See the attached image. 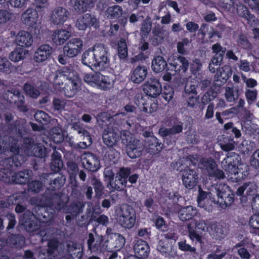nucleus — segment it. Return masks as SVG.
<instances>
[{
  "label": "nucleus",
  "mask_w": 259,
  "mask_h": 259,
  "mask_svg": "<svg viewBox=\"0 0 259 259\" xmlns=\"http://www.w3.org/2000/svg\"><path fill=\"white\" fill-rule=\"evenodd\" d=\"M237 42L239 46H241L244 49L250 50L252 48L251 44L244 34H240L238 36Z\"/></svg>",
  "instance_id": "obj_60"
},
{
  "label": "nucleus",
  "mask_w": 259,
  "mask_h": 259,
  "mask_svg": "<svg viewBox=\"0 0 259 259\" xmlns=\"http://www.w3.org/2000/svg\"><path fill=\"white\" fill-rule=\"evenodd\" d=\"M82 162L85 168L94 172L100 167V161L97 156L91 153H85L81 156Z\"/></svg>",
  "instance_id": "obj_14"
},
{
  "label": "nucleus",
  "mask_w": 259,
  "mask_h": 259,
  "mask_svg": "<svg viewBox=\"0 0 259 259\" xmlns=\"http://www.w3.org/2000/svg\"><path fill=\"white\" fill-rule=\"evenodd\" d=\"M152 34L151 42L153 45L157 46L163 41L164 38V32L159 26L153 28Z\"/></svg>",
  "instance_id": "obj_39"
},
{
  "label": "nucleus",
  "mask_w": 259,
  "mask_h": 259,
  "mask_svg": "<svg viewBox=\"0 0 259 259\" xmlns=\"http://www.w3.org/2000/svg\"><path fill=\"white\" fill-rule=\"evenodd\" d=\"M127 180L123 179L118 176H116L115 179L111 182H108L107 187L109 189L119 191L126 187Z\"/></svg>",
  "instance_id": "obj_37"
},
{
  "label": "nucleus",
  "mask_w": 259,
  "mask_h": 259,
  "mask_svg": "<svg viewBox=\"0 0 259 259\" xmlns=\"http://www.w3.org/2000/svg\"><path fill=\"white\" fill-rule=\"evenodd\" d=\"M234 144L235 142L233 139L227 137L223 138V141L220 144V146L222 150L226 152H228L234 149Z\"/></svg>",
  "instance_id": "obj_51"
},
{
  "label": "nucleus",
  "mask_w": 259,
  "mask_h": 259,
  "mask_svg": "<svg viewBox=\"0 0 259 259\" xmlns=\"http://www.w3.org/2000/svg\"><path fill=\"white\" fill-rule=\"evenodd\" d=\"M119 131L116 126L110 124L103 133L104 143L108 147H113L117 145L119 140Z\"/></svg>",
  "instance_id": "obj_8"
},
{
  "label": "nucleus",
  "mask_w": 259,
  "mask_h": 259,
  "mask_svg": "<svg viewBox=\"0 0 259 259\" xmlns=\"http://www.w3.org/2000/svg\"><path fill=\"white\" fill-rule=\"evenodd\" d=\"M123 12L120 6L115 5L108 7L105 11V15L108 19H118L122 16Z\"/></svg>",
  "instance_id": "obj_33"
},
{
  "label": "nucleus",
  "mask_w": 259,
  "mask_h": 259,
  "mask_svg": "<svg viewBox=\"0 0 259 259\" xmlns=\"http://www.w3.org/2000/svg\"><path fill=\"white\" fill-rule=\"evenodd\" d=\"M9 149L13 153L18 152L17 140H14L11 137L5 138V139L0 138V154Z\"/></svg>",
  "instance_id": "obj_19"
},
{
  "label": "nucleus",
  "mask_w": 259,
  "mask_h": 259,
  "mask_svg": "<svg viewBox=\"0 0 259 259\" xmlns=\"http://www.w3.org/2000/svg\"><path fill=\"white\" fill-rule=\"evenodd\" d=\"M50 135L51 139L56 143H60L64 140L62 130L59 126L52 128Z\"/></svg>",
  "instance_id": "obj_48"
},
{
  "label": "nucleus",
  "mask_w": 259,
  "mask_h": 259,
  "mask_svg": "<svg viewBox=\"0 0 259 259\" xmlns=\"http://www.w3.org/2000/svg\"><path fill=\"white\" fill-rule=\"evenodd\" d=\"M229 66H224L217 69L214 77V81L217 85L221 86L225 83L231 73Z\"/></svg>",
  "instance_id": "obj_21"
},
{
  "label": "nucleus",
  "mask_w": 259,
  "mask_h": 259,
  "mask_svg": "<svg viewBox=\"0 0 259 259\" xmlns=\"http://www.w3.org/2000/svg\"><path fill=\"white\" fill-rule=\"evenodd\" d=\"M96 237L92 233H89V238L87 241L88 249L91 251H96L98 250L100 247L101 243L104 240L102 235L95 233Z\"/></svg>",
  "instance_id": "obj_32"
},
{
  "label": "nucleus",
  "mask_w": 259,
  "mask_h": 259,
  "mask_svg": "<svg viewBox=\"0 0 259 259\" xmlns=\"http://www.w3.org/2000/svg\"><path fill=\"white\" fill-rule=\"evenodd\" d=\"M224 94L226 100L229 102H233L236 100L237 96V90H234L233 87H226L225 88Z\"/></svg>",
  "instance_id": "obj_53"
},
{
  "label": "nucleus",
  "mask_w": 259,
  "mask_h": 259,
  "mask_svg": "<svg viewBox=\"0 0 259 259\" xmlns=\"http://www.w3.org/2000/svg\"><path fill=\"white\" fill-rule=\"evenodd\" d=\"M170 65L173 67L176 72H179L181 70L185 72L188 68L189 63L184 56H178L170 63Z\"/></svg>",
  "instance_id": "obj_29"
},
{
  "label": "nucleus",
  "mask_w": 259,
  "mask_h": 259,
  "mask_svg": "<svg viewBox=\"0 0 259 259\" xmlns=\"http://www.w3.org/2000/svg\"><path fill=\"white\" fill-rule=\"evenodd\" d=\"M53 85L66 97L72 98L80 90V80L72 67H64L56 72Z\"/></svg>",
  "instance_id": "obj_2"
},
{
  "label": "nucleus",
  "mask_w": 259,
  "mask_h": 259,
  "mask_svg": "<svg viewBox=\"0 0 259 259\" xmlns=\"http://www.w3.org/2000/svg\"><path fill=\"white\" fill-rule=\"evenodd\" d=\"M34 118L42 124H47L50 120L49 115L42 111H37L34 115Z\"/></svg>",
  "instance_id": "obj_56"
},
{
  "label": "nucleus",
  "mask_w": 259,
  "mask_h": 259,
  "mask_svg": "<svg viewBox=\"0 0 259 259\" xmlns=\"http://www.w3.org/2000/svg\"><path fill=\"white\" fill-rule=\"evenodd\" d=\"M25 123V121L23 119H19L15 122V130L17 132V134L16 138L14 139L17 140V142H18L19 138H20L22 136V132L24 130Z\"/></svg>",
  "instance_id": "obj_61"
},
{
  "label": "nucleus",
  "mask_w": 259,
  "mask_h": 259,
  "mask_svg": "<svg viewBox=\"0 0 259 259\" xmlns=\"http://www.w3.org/2000/svg\"><path fill=\"white\" fill-rule=\"evenodd\" d=\"M26 51L23 48H18L12 52L9 55L10 59L13 62H17L25 58Z\"/></svg>",
  "instance_id": "obj_45"
},
{
  "label": "nucleus",
  "mask_w": 259,
  "mask_h": 259,
  "mask_svg": "<svg viewBox=\"0 0 259 259\" xmlns=\"http://www.w3.org/2000/svg\"><path fill=\"white\" fill-rule=\"evenodd\" d=\"M116 220L119 224L125 229L132 228L136 223V213L130 205L124 204L116 211Z\"/></svg>",
  "instance_id": "obj_4"
},
{
  "label": "nucleus",
  "mask_w": 259,
  "mask_h": 259,
  "mask_svg": "<svg viewBox=\"0 0 259 259\" xmlns=\"http://www.w3.org/2000/svg\"><path fill=\"white\" fill-rule=\"evenodd\" d=\"M101 73L94 72L87 73L83 78L85 82L92 85H96L98 87L99 79Z\"/></svg>",
  "instance_id": "obj_50"
},
{
  "label": "nucleus",
  "mask_w": 259,
  "mask_h": 259,
  "mask_svg": "<svg viewBox=\"0 0 259 259\" xmlns=\"http://www.w3.org/2000/svg\"><path fill=\"white\" fill-rule=\"evenodd\" d=\"M82 46L83 42L80 38H72L64 46V54L69 58L75 57L81 52Z\"/></svg>",
  "instance_id": "obj_9"
},
{
  "label": "nucleus",
  "mask_w": 259,
  "mask_h": 259,
  "mask_svg": "<svg viewBox=\"0 0 259 259\" xmlns=\"http://www.w3.org/2000/svg\"><path fill=\"white\" fill-rule=\"evenodd\" d=\"M23 90L25 94L32 98H37L40 95L39 90L30 83H26L24 85Z\"/></svg>",
  "instance_id": "obj_52"
},
{
  "label": "nucleus",
  "mask_w": 259,
  "mask_h": 259,
  "mask_svg": "<svg viewBox=\"0 0 259 259\" xmlns=\"http://www.w3.org/2000/svg\"><path fill=\"white\" fill-rule=\"evenodd\" d=\"M38 14L36 10L28 8L25 11L22 15V20L26 25L33 27L37 25Z\"/></svg>",
  "instance_id": "obj_20"
},
{
  "label": "nucleus",
  "mask_w": 259,
  "mask_h": 259,
  "mask_svg": "<svg viewBox=\"0 0 259 259\" xmlns=\"http://www.w3.org/2000/svg\"><path fill=\"white\" fill-rule=\"evenodd\" d=\"M46 153V148L40 144L31 146L29 150L28 155L38 157L45 156Z\"/></svg>",
  "instance_id": "obj_47"
},
{
  "label": "nucleus",
  "mask_w": 259,
  "mask_h": 259,
  "mask_svg": "<svg viewBox=\"0 0 259 259\" xmlns=\"http://www.w3.org/2000/svg\"><path fill=\"white\" fill-rule=\"evenodd\" d=\"M75 26L79 30H85L92 27L97 28L99 26V21L95 16L86 13L77 19Z\"/></svg>",
  "instance_id": "obj_7"
},
{
  "label": "nucleus",
  "mask_w": 259,
  "mask_h": 259,
  "mask_svg": "<svg viewBox=\"0 0 259 259\" xmlns=\"http://www.w3.org/2000/svg\"><path fill=\"white\" fill-rule=\"evenodd\" d=\"M73 6L75 11L78 13L84 12L89 8L84 0H73Z\"/></svg>",
  "instance_id": "obj_57"
},
{
  "label": "nucleus",
  "mask_w": 259,
  "mask_h": 259,
  "mask_svg": "<svg viewBox=\"0 0 259 259\" xmlns=\"http://www.w3.org/2000/svg\"><path fill=\"white\" fill-rule=\"evenodd\" d=\"M16 42L18 46L28 47L31 45L33 39L31 35L27 31H21L16 36Z\"/></svg>",
  "instance_id": "obj_31"
},
{
  "label": "nucleus",
  "mask_w": 259,
  "mask_h": 259,
  "mask_svg": "<svg viewBox=\"0 0 259 259\" xmlns=\"http://www.w3.org/2000/svg\"><path fill=\"white\" fill-rule=\"evenodd\" d=\"M152 22L150 17L147 16L143 20L140 28V35L142 39L145 41V39L147 38L148 35L151 30Z\"/></svg>",
  "instance_id": "obj_40"
},
{
  "label": "nucleus",
  "mask_w": 259,
  "mask_h": 259,
  "mask_svg": "<svg viewBox=\"0 0 259 259\" xmlns=\"http://www.w3.org/2000/svg\"><path fill=\"white\" fill-rule=\"evenodd\" d=\"M65 178L63 176H61L54 179L53 181H51L49 184L52 187V190H55L59 189L63 186L65 183Z\"/></svg>",
  "instance_id": "obj_62"
},
{
  "label": "nucleus",
  "mask_w": 259,
  "mask_h": 259,
  "mask_svg": "<svg viewBox=\"0 0 259 259\" xmlns=\"http://www.w3.org/2000/svg\"><path fill=\"white\" fill-rule=\"evenodd\" d=\"M91 184L93 186L95 190V197L97 198H100L104 193V186L100 181L95 177L92 178Z\"/></svg>",
  "instance_id": "obj_49"
},
{
  "label": "nucleus",
  "mask_w": 259,
  "mask_h": 259,
  "mask_svg": "<svg viewBox=\"0 0 259 259\" xmlns=\"http://www.w3.org/2000/svg\"><path fill=\"white\" fill-rule=\"evenodd\" d=\"M69 201V198L65 195L57 193H54L51 196L50 199L46 203L48 206L52 207L54 206L55 209L58 211L63 210L64 212V208L67 206Z\"/></svg>",
  "instance_id": "obj_11"
},
{
  "label": "nucleus",
  "mask_w": 259,
  "mask_h": 259,
  "mask_svg": "<svg viewBox=\"0 0 259 259\" xmlns=\"http://www.w3.org/2000/svg\"><path fill=\"white\" fill-rule=\"evenodd\" d=\"M214 203L220 205L230 206L233 202L234 195L225 185H219L210 193Z\"/></svg>",
  "instance_id": "obj_5"
},
{
  "label": "nucleus",
  "mask_w": 259,
  "mask_h": 259,
  "mask_svg": "<svg viewBox=\"0 0 259 259\" xmlns=\"http://www.w3.org/2000/svg\"><path fill=\"white\" fill-rule=\"evenodd\" d=\"M240 160L238 154L235 152L228 153L227 156L221 162L224 172L218 168V165L214 159L212 158H202L200 161L201 168L207 171L208 176L217 179H223L227 176L229 179L236 181L239 179L237 165Z\"/></svg>",
  "instance_id": "obj_1"
},
{
  "label": "nucleus",
  "mask_w": 259,
  "mask_h": 259,
  "mask_svg": "<svg viewBox=\"0 0 259 259\" xmlns=\"http://www.w3.org/2000/svg\"><path fill=\"white\" fill-rule=\"evenodd\" d=\"M107 155L112 162L115 163L119 158L120 153L115 149L112 148L110 149L107 152L105 156Z\"/></svg>",
  "instance_id": "obj_64"
},
{
  "label": "nucleus",
  "mask_w": 259,
  "mask_h": 259,
  "mask_svg": "<svg viewBox=\"0 0 259 259\" xmlns=\"http://www.w3.org/2000/svg\"><path fill=\"white\" fill-rule=\"evenodd\" d=\"M157 249L166 257L174 258L177 255V250L172 244V242L167 239L160 240Z\"/></svg>",
  "instance_id": "obj_15"
},
{
  "label": "nucleus",
  "mask_w": 259,
  "mask_h": 259,
  "mask_svg": "<svg viewBox=\"0 0 259 259\" xmlns=\"http://www.w3.org/2000/svg\"><path fill=\"white\" fill-rule=\"evenodd\" d=\"M11 63L6 57H0V72L7 73L11 70Z\"/></svg>",
  "instance_id": "obj_59"
},
{
  "label": "nucleus",
  "mask_w": 259,
  "mask_h": 259,
  "mask_svg": "<svg viewBox=\"0 0 259 259\" xmlns=\"http://www.w3.org/2000/svg\"><path fill=\"white\" fill-rule=\"evenodd\" d=\"M236 13L237 15L241 17H243L248 20H253L254 17L252 14H250L248 8L241 3L237 4Z\"/></svg>",
  "instance_id": "obj_46"
},
{
  "label": "nucleus",
  "mask_w": 259,
  "mask_h": 259,
  "mask_svg": "<svg viewBox=\"0 0 259 259\" xmlns=\"http://www.w3.org/2000/svg\"><path fill=\"white\" fill-rule=\"evenodd\" d=\"M135 255L139 258H145L148 256L149 247L148 244L142 240H137L134 246Z\"/></svg>",
  "instance_id": "obj_23"
},
{
  "label": "nucleus",
  "mask_w": 259,
  "mask_h": 259,
  "mask_svg": "<svg viewBox=\"0 0 259 259\" xmlns=\"http://www.w3.org/2000/svg\"><path fill=\"white\" fill-rule=\"evenodd\" d=\"M23 238L18 235H11L7 239V242L9 245L19 247L23 243Z\"/></svg>",
  "instance_id": "obj_55"
},
{
  "label": "nucleus",
  "mask_w": 259,
  "mask_h": 259,
  "mask_svg": "<svg viewBox=\"0 0 259 259\" xmlns=\"http://www.w3.org/2000/svg\"><path fill=\"white\" fill-rule=\"evenodd\" d=\"M96 63V69L103 70L109 67L110 58L109 49L103 44L94 45Z\"/></svg>",
  "instance_id": "obj_6"
},
{
  "label": "nucleus",
  "mask_w": 259,
  "mask_h": 259,
  "mask_svg": "<svg viewBox=\"0 0 259 259\" xmlns=\"http://www.w3.org/2000/svg\"><path fill=\"white\" fill-rule=\"evenodd\" d=\"M256 192V185L255 183L252 182H247L244 183L242 186L240 187L236 194L238 195H242L247 196H253Z\"/></svg>",
  "instance_id": "obj_30"
},
{
  "label": "nucleus",
  "mask_w": 259,
  "mask_h": 259,
  "mask_svg": "<svg viewBox=\"0 0 259 259\" xmlns=\"http://www.w3.org/2000/svg\"><path fill=\"white\" fill-rule=\"evenodd\" d=\"M118 56L121 59H124L127 56V48L125 39L121 38L118 42Z\"/></svg>",
  "instance_id": "obj_54"
},
{
  "label": "nucleus",
  "mask_w": 259,
  "mask_h": 259,
  "mask_svg": "<svg viewBox=\"0 0 259 259\" xmlns=\"http://www.w3.org/2000/svg\"><path fill=\"white\" fill-rule=\"evenodd\" d=\"M22 224L28 232H34L39 228L38 220L33 214H25L21 220Z\"/></svg>",
  "instance_id": "obj_18"
},
{
  "label": "nucleus",
  "mask_w": 259,
  "mask_h": 259,
  "mask_svg": "<svg viewBox=\"0 0 259 259\" xmlns=\"http://www.w3.org/2000/svg\"><path fill=\"white\" fill-rule=\"evenodd\" d=\"M47 207H41L39 209L37 213V219L39 222L42 223H47L52 221L55 215V209L53 207L48 206Z\"/></svg>",
  "instance_id": "obj_24"
},
{
  "label": "nucleus",
  "mask_w": 259,
  "mask_h": 259,
  "mask_svg": "<svg viewBox=\"0 0 259 259\" xmlns=\"http://www.w3.org/2000/svg\"><path fill=\"white\" fill-rule=\"evenodd\" d=\"M257 92L256 90H246L245 92V95L249 104H251L255 101L256 99Z\"/></svg>",
  "instance_id": "obj_63"
},
{
  "label": "nucleus",
  "mask_w": 259,
  "mask_h": 259,
  "mask_svg": "<svg viewBox=\"0 0 259 259\" xmlns=\"http://www.w3.org/2000/svg\"><path fill=\"white\" fill-rule=\"evenodd\" d=\"M69 12L62 7L55 8L50 16L51 22L55 25L63 24L69 18Z\"/></svg>",
  "instance_id": "obj_12"
},
{
  "label": "nucleus",
  "mask_w": 259,
  "mask_h": 259,
  "mask_svg": "<svg viewBox=\"0 0 259 259\" xmlns=\"http://www.w3.org/2000/svg\"><path fill=\"white\" fill-rule=\"evenodd\" d=\"M167 64L163 57L161 56H157L155 57L152 62V68L153 70L156 72H159L163 71Z\"/></svg>",
  "instance_id": "obj_44"
},
{
  "label": "nucleus",
  "mask_w": 259,
  "mask_h": 259,
  "mask_svg": "<svg viewBox=\"0 0 259 259\" xmlns=\"http://www.w3.org/2000/svg\"><path fill=\"white\" fill-rule=\"evenodd\" d=\"M147 73V69L145 66H138L133 70L131 79L135 83H140L146 78Z\"/></svg>",
  "instance_id": "obj_27"
},
{
  "label": "nucleus",
  "mask_w": 259,
  "mask_h": 259,
  "mask_svg": "<svg viewBox=\"0 0 259 259\" xmlns=\"http://www.w3.org/2000/svg\"><path fill=\"white\" fill-rule=\"evenodd\" d=\"M84 206V203L81 201H76L67 205L64 208V213L71 214L73 216H77L81 213Z\"/></svg>",
  "instance_id": "obj_35"
},
{
  "label": "nucleus",
  "mask_w": 259,
  "mask_h": 259,
  "mask_svg": "<svg viewBox=\"0 0 259 259\" xmlns=\"http://www.w3.org/2000/svg\"><path fill=\"white\" fill-rule=\"evenodd\" d=\"M82 63L89 67H94L96 69L95 55L94 46L85 51L82 55Z\"/></svg>",
  "instance_id": "obj_34"
},
{
  "label": "nucleus",
  "mask_w": 259,
  "mask_h": 259,
  "mask_svg": "<svg viewBox=\"0 0 259 259\" xmlns=\"http://www.w3.org/2000/svg\"><path fill=\"white\" fill-rule=\"evenodd\" d=\"M122 143L125 146V152L131 159H136L142 156L145 146L142 141L127 131L121 135Z\"/></svg>",
  "instance_id": "obj_3"
},
{
  "label": "nucleus",
  "mask_w": 259,
  "mask_h": 259,
  "mask_svg": "<svg viewBox=\"0 0 259 259\" xmlns=\"http://www.w3.org/2000/svg\"><path fill=\"white\" fill-rule=\"evenodd\" d=\"M196 213V210L192 206H188L181 208L179 212V217L182 221L191 219Z\"/></svg>",
  "instance_id": "obj_38"
},
{
  "label": "nucleus",
  "mask_w": 259,
  "mask_h": 259,
  "mask_svg": "<svg viewBox=\"0 0 259 259\" xmlns=\"http://www.w3.org/2000/svg\"><path fill=\"white\" fill-rule=\"evenodd\" d=\"M144 146L147 152L154 155L162 150L163 145L156 137L152 136L145 140Z\"/></svg>",
  "instance_id": "obj_17"
},
{
  "label": "nucleus",
  "mask_w": 259,
  "mask_h": 259,
  "mask_svg": "<svg viewBox=\"0 0 259 259\" xmlns=\"http://www.w3.org/2000/svg\"><path fill=\"white\" fill-rule=\"evenodd\" d=\"M115 77L112 73L105 75L101 73L99 79L98 88L103 90H107L113 87Z\"/></svg>",
  "instance_id": "obj_26"
},
{
  "label": "nucleus",
  "mask_w": 259,
  "mask_h": 259,
  "mask_svg": "<svg viewBox=\"0 0 259 259\" xmlns=\"http://www.w3.org/2000/svg\"><path fill=\"white\" fill-rule=\"evenodd\" d=\"M57 243L56 242L49 241L48 249L39 247L36 249L38 259H55L57 253Z\"/></svg>",
  "instance_id": "obj_13"
},
{
  "label": "nucleus",
  "mask_w": 259,
  "mask_h": 259,
  "mask_svg": "<svg viewBox=\"0 0 259 259\" xmlns=\"http://www.w3.org/2000/svg\"><path fill=\"white\" fill-rule=\"evenodd\" d=\"M192 224L195 225V229L198 230L200 231L205 232L208 229V222L201 219H194L192 220Z\"/></svg>",
  "instance_id": "obj_58"
},
{
  "label": "nucleus",
  "mask_w": 259,
  "mask_h": 259,
  "mask_svg": "<svg viewBox=\"0 0 259 259\" xmlns=\"http://www.w3.org/2000/svg\"><path fill=\"white\" fill-rule=\"evenodd\" d=\"M143 91L147 96L156 98L161 93V87L157 79L150 78L143 85Z\"/></svg>",
  "instance_id": "obj_10"
},
{
  "label": "nucleus",
  "mask_w": 259,
  "mask_h": 259,
  "mask_svg": "<svg viewBox=\"0 0 259 259\" xmlns=\"http://www.w3.org/2000/svg\"><path fill=\"white\" fill-rule=\"evenodd\" d=\"M211 229L213 231V235L219 239L223 238L227 234V230L226 227L220 223H212L211 225Z\"/></svg>",
  "instance_id": "obj_43"
},
{
  "label": "nucleus",
  "mask_w": 259,
  "mask_h": 259,
  "mask_svg": "<svg viewBox=\"0 0 259 259\" xmlns=\"http://www.w3.org/2000/svg\"><path fill=\"white\" fill-rule=\"evenodd\" d=\"M63 167V162L61 159L59 153L56 151H54L52 154V161L51 168L55 172H58Z\"/></svg>",
  "instance_id": "obj_41"
},
{
  "label": "nucleus",
  "mask_w": 259,
  "mask_h": 259,
  "mask_svg": "<svg viewBox=\"0 0 259 259\" xmlns=\"http://www.w3.org/2000/svg\"><path fill=\"white\" fill-rule=\"evenodd\" d=\"M52 52V48L49 45H41L35 52L34 59L36 62H42L49 58Z\"/></svg>",
  "instance_id": "obj_22"
},
{
  "label": "nucleus",
  "mask_w": 259,
  "mask_h": 259,
  "mask_svg": "<svg viewBox=\"0 0 259 259\" xmlns=\"http://www.w3.org/2000/svg\"><path fill=\"white\" fill-rule=\"evenodd\" d=\"M71 35V32L65 29L56 30L52 35V40L57 45H63Z\"/></svg>",
  "instance_id": "obj_28"
},
{
  "label": "nucleus",
  "mask_w": 259,
  "mask_h": 259,
  "mask_svg": "<svg viewBox=\"0 0 259 259\" xmlns=\"http://www.w3.org/2000/svg\"><path fill=\"white\" fill-rule=\"evenodd\" d=\"M15 173L12 169L2 168L0 169V180L11 184L14 182Z\"/></svg>",
  "instance_id": "obj_42"
},
{
  "label": "nucleus",
  "mask_w": 259,
  "mask_h": 259,
  "mask_svg": "<svg viewBox=\"0 0 259 259\" xmlns=\"http://www.w3.org/2000/svg\"><path fill=\"white\" fill-rule=\"evenodd\" d=\"M67 251L69 259H81L82 248L80 244L69 242L67 245Z\"/></svg>",
  "instance_id": "obj_25"
},
{
  "label": "nucleus",
  "mask_w": 259,
  "mask_h": 259,
  "mask_svg": "<svg viewBox=\"0 0 259 259\" xmlns=\"http://www.w3.org/2000/svg\"><path fill=\"white\" fill-rule=\"evenodd\" d=\"M196 172L192 169H184L182 174V181L185 187L189 189H193L196 186L198 182Z\"/></svg>",
  "instance_id": "obj_16"
},
{
  "label": "nucleus",
  "mask_w": 259,
  "mask_h": 259,
  "mask_svg": "<svg viewBox=\"0 0 259 259\" xmlns=\"http://www.w3.org/2000/svg\"><path fill=\"white\" fill-rule=\"evenodd\" d=\"M32 172L29 170H24L15 173L14 182L16 184H24L27 183L32 178Z\"/></svg>",
  "instance_id": "obj_36"
}]
</instances>
